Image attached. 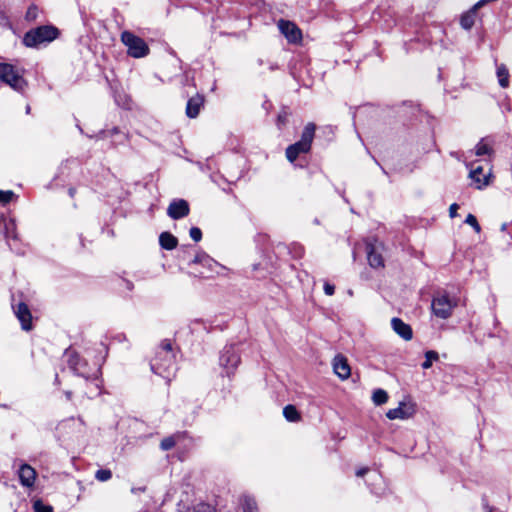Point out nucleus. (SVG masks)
Here are the masks:
<instances>
[{
    "label": "nucleus",
    "instance_id": "1",
    "mask_svg": "<svg viewBox=\"0 0 512 512\" xmlns=\"http://www.w3.org/2000/svg\"><path fill=\"white\" fill-rule=\"evenodd\" d=\"M174 354L172 352V344L169 340L161 342L159 349L156 352L155 357L151 360V370L167 380H170V372L173 370Z\"/></svg>",
    "mask_w": 512,
    "mask_h": 512
},
{
    "label": "nucleus",
    "instance_id": "2",
    "mask_svg": "<svg viewBox=\"0 0 512 512\" xmlns=\"http://www.w3.org/2000/svg\"><path fill=\"white\" fill-rule=\"evenodd\" d=\"M315 130V124L308 123L302 132L301 139L287 147L286 157L290 162H294L300 154L307 153L310 150Z\"/></svg>",
    "mask_w": 512,
    "mask_h": 512
},
{
    "label": "nucleus",
    "instance_id": "3",
    "mask_svg": "<svg viewBox=\"0 0 512 512\" xmlns=\"http://www.w3.org/2000/svg\"><path fill=\"white\" fill-rule=\"evenodd\" d=\"M58 36V29L54 26H40L28 31L23 42L28 47H37L44 43H49Z\"/></svg>",
    "mask_w": 512,
    "mask_h": 512
},
{
    "label": "nucleus",
    "instance_id": "4",
    "mask_svg": "<svg viewBox=\"0 0 512 512\" xmlns=\"http://www.w3.org/2000/svg\"><path fill=\"white\" fill-rule=\"evenodd\" d=\"M457 305L458 301L456 298H452L446 291H442L433 297L431 309L436 317L447 319L452 315Z\"/></svg>",
    "mask_w": 512,
    "mask_h": 512
},
{
    "label": "nucleus",
    "instance_id": "5",
    "mask_svg": "<svg viewBox=\"0 0 512 512\" xmlns=\"http://www.w3.org/2000/svg\"><path fill=\"white\" fill-rule=\"evenodd\" d=\"M121 41L127 47V53L133 58L146 57L150 49L146 42L132 32L124 31L121 34Z\"/></svg>",
    "mask_w": 512,
    "mask_h": 512
},
{
    "label": "nucleus",
    "instance_id": "6",
    "mask_svg": "<svg viewBox=\"0 0 512 512\" xmlns=\"http://www.w3.org/2000/svg\"><path fill=\"white\" fill-rule=\"evenodd\" d=\"M0 80L19 92H22L27 85L15 67L6 63H0Z\"/></svg>",
    "mask_w": 512,
    "mask_h": 512
},
{
    "label": "nucleus",
    "instance_id": "7",
    "mask_svg": "<svg viewBox=\"0 0 512 512\" xmlns=\"http://www.w3.org/2000/svg\"><path fill=\"white\" fill-rule=\"evenodd\" d=\"M417 412V405L415 402L409 400L407 402L401 401L398 407L390 409L386 412V417L390 420L394 419H409L412 418Z\"/></svg>",
    "mask_w": 512,
    "mask_h": 512
},
{
    "label": "nucleus",
    "instance_id": "8",
    "mask_svg": "<svg viewBox=\"0 0 512 512\" xmlns=\"http://www.w3.org/2000/svg\"><path fill=\"white\" fill-rule=\"evenodd\" d=\"M277 26L289 43L298 44L301 42L302 32L295 23L280 19Z\"/></svg>",
    "mask_w": 512,
    "mask_h": 512
},
{
    "label": "nucleus",
    "instance_id": "9",
    "mask_svg": "<svg viewBox=\"0 0 512 512\" xmlns=\"http://www.w3.org/2000/svg\"><path fill=\"white\" fill-rule=\"evenodd\" d=\"M220 365L226 369V373L228 376L233 372V370L238 366L240 362V357L235 350L234 346H226L221 355H220Z\"/></svg>",
    "mask_w": 512,
    "mask_h": 512
},
{
    "label": "nucleus",
    "instance_id": "10",
    "mask_svg": "<svg viewBox=\"0 0 512 512\" xmlns=\"http://www.w3.org/2000/svg\"><path fill=\"white\" fill-rule=\"evenodd\" d=\"M69 366L77 375L86 379L96 378L99 371L98 368L93 369V371L88 370L87 362L77 354L70 356Z\"/></svg>",
    "mask_w": 512,
    "mask_h": 512
},
{
    "label": "nucleus",
    "instance_id": "11",
    "mask_svg": "<svg viewBox=\"0 0 512 512\" xmlns=\"http://www.w3.org/2000/svg\"><path fill=\"white\" fill-rule=\"evenodd\" d=\"M167 214L172 219H181L189 214V205L186 200L179 199L170 203Z\"/></svg>",
    "mask_w": 512,
    "mask_h": 512
},
{
    "label": "nucleus",
    "instance_id": "12",
    "mask_svg": "<svg viewBox=\"0 0 512 512\" xmlns=\"http://www.w3.org/2000/svg\"><path fill=\"white\" fill-rule=\"evenodd\" d=\"M391 326L393 331L405 341H409L413 338L412 327L405 323L401 318L393 317L391 320Z\"/></svg>",
    "mask_w": 512,
    "mask_h": 512
},
{
    "label": "nucleus",
    "instance_id": "13",
    "mask_svg": "<svg viewBox=\"0 0 512 512\" xmlns=\"http://www.w3.org/2000/svg\"><path fill=\"white\" fill-rule=\"evenodd\" d=\"M366 253H367V260L369 265L372 268H383L384 267V258L382 254L378 251V248L376 245L367 242L366 243Z\"/></svg>",
    "mask_w": 512,
    "mask_h": 512
},
{
    "label": "nucleus",
    "instance_id": "14",
    "mask_svg": "<svg viewBox=\"0 0 512 512\" xmlns=\"http://www.w3.org/2000/svg\"><path fill=\"white\" fill-rule=\"evenodd\" d=\"M36 471L28 464H22L18 470L20 483L24 487H32L36 479Z\"/></svg>",
    "mask_w": 512,
    "mask_h": 512
},
{
    "label": "nucleus",
    "instance_id": "15",
    "mask_svg": "<svg viewBox=\"0 0 512 512\" xmlns=\"http://www.w3.org/2000/svg\"><path fill=\"white\" fill-rule=\"evenodd\" d=\"M15 314L21 323L22 329L26 331L31 330L32 316L30 310L28 309L25 303L21 302L15 307Z\"/></svg>",
    "mask_w": 512,
    "mask_h": 512
},
{
    "label": "nucleus",
    "instance_id": "16",
    "mask_svg": "<svg viewBox=\"0 0 512 512\" xmlns=\"http://www.w3.org/2000/svg\"><path fill=\"white\" fill-rule=\"evenodd\" d=\"M479 9L480 7H478L477 3H475L470 9L461 14L459 21L461 28L467 31L472 29L475 24Z\"/></svg>",
    "mask_w": 512,
    "mask_h": 512
},
{
    "label": "nucleus",
    "instance_id": "17",
    "mask_svg": "<svg viewBox=\"0 0 512 512\" xmlns=\"http://www.w3.org/2000/svg\"><path fill=\"white\" fill-rule=\"evenodd\" d=\"M333 369L335 374L341 379H347L351 375V367L347 359L342 355L335 356L333 360Z\"/></svg>",
    "mask_w": 512,
    "mask_h": 512
},
{
    "label": "nucleus",
    "instance_id": "18",
    "mask_svg": "<svg viewBox=\"0 0 512 512\" xmlns=\"http://www.w3.org/2000/svg\"><path fill=\"white\" fill-rule=\"evenodd\" d=\"M204 104V97L200 94H196L195 96L191 97L187 101L186 105V115L189 118H196L199 113L200 109L202 108Z\"/></svg>",
    "mask_w": 512,
    "mask_h": 512
},
{
    "label": "nucleus",
    "instance_id": "19",
    "mask_svg": "<svg viewBox=\"0 0 512 512\" xmlns=\"http://www.w3.org/2000/svg\"><path fill=\"white\" fill-rule=\"evenodd\" d=\"M466 166L467 168H470L469 177L477 184V189H482L489 184L488 176H484L483 179L480 178V175L483 172V168L481 166L473 168L472 163H468Z\"/></svg>",
    "mask_w": 512,
    "mask_h": 512
},
{
    "label": "nucleus",
    "instance_id": "20",
    "mask_svg": "<svg viewBox=\"0 0 512 512\" xmlns=\"http://www.w3.org/2000/svg\"><path fill=\"white\" fill-rule=\"evenodd\" d=\"M192 264H200L210 271H213L215 266L218 265L214 259H212L209 255H207L204 252L197 253L194 259L192 260Z\"/></svg>",
    "mask_w": 512,
    "mask_h": 512
},
{
    "label": "nucleus",
    "instance_id": "21",
    "mask_svg": "<svg viewBox=\"0 0 512 512\" xmlns=\"http://www.w3.org/2000/svg\"><path fill=\"white\" fill-rule=\"evenodd\" d=\"M475 155L476 156H493L494 155V149L491 146V143L488 142V138H482L475 146Z\"/></svg>",
    "mask_w": 512,
    "mask_h": 512
},
{
    "label": "nucleus",
    "instance_id": "22",
    "mask_svg": "<svg viewBox=\"0 0 512 512\" xmlns=\"http://www.w3.org/2000/svg\"><path fill=\"white\" fill-rule=\"evenodd\" d=\"M159 243L163 249L172 250L177 246L178 240L171 233L162 232L159 236Z\"/></svg>",
    "mask_w": 512,
    "mask_h": 512
},
{
    "label": "nucleus",
    "instance_id": "23",
    "mask_svg": "<svg viewBox=\"0 0 512 512\" xmlns=\"http://www.w3.org/2000/svg\"><path fill=\"white\" fill-rule=\"evenodd\" d=\"M4 221V235L6 240L9 242L10 240H18V233L16 228V223L14 219H9Z\"/></svg>",
    "mask_w": 512,
    "mask_h": 512
},
{
    "label": "nucleus",
    "instance_id": "24",
    "mask_svg": "<svg viewBox=\"0 0 512 512\" xmlns=\"http://www.w3.org/2000/svg\"><path fill=\"white\" fill-rule=\"evenodd\" d=\"M497 77L498 83L502 88H507L509 86V70L504 64H500L497 66Z\"/></svg>",
    "mask_w": 512,
    "mask_h": 512
},
{
    "label": "nucleus",
    "instance_id": "25",
    "mask_svg": "<svg viewBox=\"0 0 512 512\" xmlns=\"http://www.w3.org/2000/svg\"><path fill=\"white\" fill-rule=\"evenodd\" d=\"M283 415L289 422H298L301 418L298 410L293 405H287L283 409Z\"/></svg>",
    "mask_w": 512,
    "mask_h": 512
},
{
    "label": "nucleus",
    "instance_id": "26",
    "mask_svg": "<svg viewBox=\"0 0 512 512\" xmlns=\"http://www.w3.org/2000/svg\"><path fill=\"white\" fill-rule=\"evenodd\" d=\"M388 393L381 388L375 389L372 394V400L375 405H383L388 401Z\"/></svg>",
    "mask_w": 512,
    "mask_h": 512
},
{
    "label": "nucleus",
    "instance_id": "27",
    "mask_svg": "<svg viewBox=\"0 0 512 512\" xmlns=\"http://www.w3.org/2000/svg\"><path fill=\"white\" fill-rule=\"evenodd\" d=\"M439 359V354L435 350H428L425 352V360L422 362L421 367L424 370L431 368L434 361Z\"/></svg>",
    "mask_w": 512,
    "mask_h": 512
},
{
    "label": "nucleus",
    "instance_id": "28",
    "mask_svg": "<svg viewBox=\"0 0 512 512\" xmlns=\"http://www.w3.org/2000/svg\"><path fill=\"white\" fill-rule=\"evenodd\" d=\"M243 512H257V505L253 498L244 497L242 502Z\"/></svg>",
    "mask_w": 512,
    "mask_h": 512
},
{
    "label": "nucleus",
    "instance_id": "29",
    "mask_svg": "<svg viewBox=\"0 0 512 512\" xmlns=\"http://www.w3.org/2000/svg\"><path fill=\"white\" fill-rule=\"evenodd\" d=\"M111 477L112 472L109 469H99L95 474V478L101 482L108 481Z\"/></svg>",
    "mask_w": 512,
    "mask_h": 512
},
{
    "label": "nucleus",
    "instance_id": "30",
    "mask_svg": "<svg viewBox=\"0 0 512 512\" xmlns=\"http://www.w3.org/2000/svg\"><path fill=\"white\" fill-rule=\"evenodd\" d=\"M464 222L470 225L475 230V232L479 233L481 231V226L473 214H468Z\"/></svg>",
    "mask_w": 512,
    "mask_h": 512
},
{
    "label": "nucleus",
    "instance_id": "31",
    "mask_svg": "<svg viewBox=\"0 0 512 512\" xmlns=\"http://www.w3.org/2000/svg\"><path fill=\"white\" fill-rule=\"evenodd\" d=\"M15 194L11 190L3 191L0 190V203L1 204H7L9 203L13 198Z\"/></svg>",
    "mask_w": 512,
    "mask_h": 512
},
{
    "label": "nucleus",
    "instance_id": "32",
    "mask_svg": "<svg viewBox=\"0 0 512 512\" xmlns=\"http://www.w3.org/2000/svg\"><path fill=\"white\" fill-rule=\"evenodd\" d=\"M35 512H52V507L45 505L41 500H36L33 504Z\"/></svg>",
    "mask_w": 512,
    "mask_h": 512
},
{
    "label": "nucleus",
    "instance_id": "33",
    "mask_svg": "<svg viewBox=\"0 0 512 512\" xmlns=\"http://www.w3.org/2000/svg\"><path fill=\"white\" fill-rule=\"evenodd\" d=\"M174 446H175V440L173 437H166L160 443V447L164 451L170 450Z\"/></svg>",
    "mask_w": 512,
    "mask_h": 512
},
{
    "label": "nucleus",
    "instance_id": "34",
    "mask_svg": "<svg viewBox=\"0 0 512 512\" xmlns=\"http://www.w3.org/2000/svg\"><path fill=\"white\" fill-rule=\"evenodd\" d=\"M191 512H216L213 507L208 504H199L193 508Z\"/></svg>",
    "mask_w": 512,
    "mask_h": 512
},
{
    "label": "nucleus",
    "instance_id": "35",
    "mask_svg": "<svg viewBox=\"0 0 512 512\" xmlns=\"http://www.w3.org/2000/svg\"><path fill=\"white\" fill-rule=\"evenodd\" d=\"M190 237L195 241L199 242L202 239V232L198 227H192L190 229Z\"/></svg>",
    "mask_w": 512,
    "mask_h": 512
},
{
    "label": "nucleus",
    "instance_id": "36",
    "mask_svg": "<svg viewBox=\"0 0 512 512\" xmlns=\"http://www.w3.org/2000/svg\"><path fill=\"white\" fill-rule=\"evenodd\" d=\"M288 121V114L287 112L283 111L281 113H279L278 117H277V125L279 128H281L282 126H284Z\"/></svg>",
    "mask_w": 512,
    "mask_h": 512
},
{
    "label": "nucleus",
    "instance_id": "37",
    "mask_svg": "<svg viewBox=\"0 0 512 512\" xmlns=\"http://www.w3.org/2000/svg\"><path fill=\"white\" fill-rule=\"evenodd\" d=\"M402 106H408L410 107L411 109L415 110V111H419L420 110V104L419 103H415L413 102L412 100H405L401 103Z\"/></svg>",
    "mask_w": 512,
    "mask_h": 512
},
{
    "label": "nucleus",
    "instance_id": "38",
    "mask_svg": "<svg viewBox=\"0 0 512 512\" xmlns=\"http://www.w3.org/2000/svg\"><path fill=\"white\" fill-rule=\"evenodd\" d=\"M482 502L485 509L484 512H497V509L495 507L489 506L486 495L482 496Z\"/></svg>",
    "mask_w": 512,
    "mask_h": 512
},
{
    "label": "nucleus",
    "instance_id": "39",
    "mask_svg": "<svg viewBox=\"0 0 512 512\" xmlns=\"http://www.w3.org/2000/svg\"><path fill=\"white\" fill-rule=\"evenodd\" d=\"M459 209V205L457 203H453L449 207V216L450 218H455L457 216V210Z\"/></svg>",
    "mask_w": 512,
    "mask_h": 512
},
{
    "label": "nucleus",
    "instance_id": "40",
    "mask_svg": "<svg viewBox=\"0 0 512 512\" xmlns=\"http://www.w3.org/2000/svg\"><path fill=\"white\" fill-rule=\"evenodd\" d=\"M335 287L329 283L324 284V292L326 295L331 296L334 294Z\"/></svg>",
    "mask_w": 512,
    "mask_h": 512
},
{
    "label": "nucleus",
    "instance_id": "41",
    "mask_svg": "<svg viewBox=\"0 0 512 512\" xmlns=\"http://www.w3.org/2000/svg\"><path fill=\"white\" fill-rule=\"evenodd\" d=\"M370 469L368 467L359 468L356 470L355 474L358 477H363L365 474L369 473Z\"/></svg>",
    "mask_w": 512,
    "mask_h": 512
},
{
    "label": "nucleus",
    "instance_id": "42",
    "mask_svg": "<svg viewBox=\"0 0 512 512\" xmlns=\"http://www.w3.org/2000/svg\"><path fill=\"white\" fill-rule=\"evenodd\" d=\"M36 7H31L28 9L26 17L28 19H35L36 18Z\"/></svg>",
    "mask_w": 512,
    "mask_h": 512
},
{
    "label": "nucleus",
    "instance_id": "43",
    "mask_svg": "<svg viewBox=\"0 0 512 512\" xmlns=\"http://www.w3.org/2000/svg\"><path fill=\"white\" fill-rule=\"evenodd\" d=\"M498 0H479L477 3L478 7L482 8L483 6L489 4V3H494V2H497Z\"/></svg>",
    "mask_w": 512,
    "mask_h": 512
},
{
    "label": "nucleus",
    "instance_id": "44",
    "mask_svg": "<svg viewBox=\"0 0 512 512\" xmlns=\"http://www.w3.org/2000/svg\"><path fill=\"white\" fill-rule=\"evenodd\" d=\"M367 485H368V487L370 488L371 493H373V494H375V495H377V496H381V493H380V492H378V491H376V490L374 489V484H369V483H367Z\"/></svg>",
    "mask_w": 512,
    "mask_h": 512
},
{
    "label": "nucleus",
    "instance_id": "45",
    "mask_svg": "<svg viewBox=\"0 0 512 512\" xmlns=\"http://www.w3.org/2000/svg\"><path fill=\"white\" fill-rule=\"evenodd\" d=\"M372 479L373 480H381V476L376 471H373Z\"/></svg>",
    "mask_w": 512,
    "mask_h": 512
},
{
    "label": "nucleus",
    "instance_id": "46",
    "mask_svg": "<svg viewBox=\"0 0 512 512\" xmlns=\"http://www.w3.org/2000/svg\"><path fill=\"white\" fill-rule=\"evenodd\" d=\"M507 226H508V224H507V223H503V224L501 225V231H503V232H504V231H506V230H507Z\"/></svg>",
    "mask_w": 512,
    "mask_h": 512
},
{
    "label": "nucleus",
    "instance_id": "47",
    "mask_svg": "<svg viewBox=\"0 0 512 512\" xmlns=\"http://www.w3.org/2000/svg\"><path fill=\"white\" fill-rule=\"evenodd\" d=\"M29 112H30V106L28 105V106L26 107V113H29Z\"/></svg>",
    "mask_w": 512,
    "mask_h": 512
},
{
    "label": "nucleus",
    "instance_id": "48",
    "mask_svg": "<svg viewBox=\"0 0 512 512\" xmlns=\"http://www.w3.org/2000/svg\"><path fill=\"white\" fill-rule=\"evenodd\" d=\"M70 195L72 196L74 194V189L69 190Z\"/></svg>",
    "mask_w": 512,
    "mask_h": 512
}]
</instances>
